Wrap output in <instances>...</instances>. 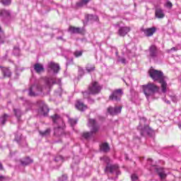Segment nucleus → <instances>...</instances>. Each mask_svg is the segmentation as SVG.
<instances>
[{
  "instance_id": "f257e3e1",
  "label": "nucleus",
  "mask_w": 181,
  "mask_h": 181,
  "mask_svg": "<svg viewBox=\"0 0 181 181\" xmlns=\"http://www.w3.org/2000/svg\"><path fill=\"white\" fill-rule=\"evenodd\" d=\"M150 77L153 78V81H158L159 80L160 84H161L162 93H166L168 88V83L166 81L168 77L163 76V72L162 71H158L153 69H151L148 71Z\"/></svg>"
},
{
  "instance_id": "8fccbe9b",
  "label": "nucleus",
  "mask_w": 181,
  "mask_h": 181,
  "mask_svg": "<svg viewBox=\"0 0 181 181\" xmlns=\"http://www.w3.org/2000/svg\"><path fill=\"white\" fill-rule=\"evenodd\" d=\"M4 169V167L2 166V163H0V170H2Z\"/></svg>"
},
{
  "instance_id": "dca6fc26",
  "label": "nucleus",
  "mask_w": 181,
  "mask_h": 181,
  "mask_svg": "<svg viewBox=\"0 0 181 181\" xmlns=\"http://www.w3.org/2000/svg\"><path fill=\"white\" fill-rule=\"evenodd\" d=\"M155 16L158 19H163L165 18V12H163V9L160 8H158L155 11Z\"/></svg>"
},
{
  "instance_id": "a18cd8bd",
  "label": "nucleus",
  "mask_w": 181,
  "mask_h": 181,
  "mask_svg": "<svg viewBox=\"0 0 181 181\" xmlns=\"http://www.w3.org/2000/svg\"><path fill=\"white\" fill-rule=\"evenodd\" d=\"M22 138V134H18L16 136V141H17V142H19V141H21V139Z\"/></svg>"
},
{
  "instance_id": "09e8293b",
  "label": "nucleus",
  "mask_w": 181,
  "mask_h": 181,
  "mask_svg": "<svg viewBox=\"0 0 181 181\" xmlns=\"http://www.w3.org/2000/svg\"><path fill=\"white\" fill-rule=\"evenodd\" d=\"M57 40H63V37H62V36L57 37Z\"/></svg>"
},
{
  "instance_id": "f704fd0d",
  "label": "nucleus",
  "mask_w": 181,
  "mask_h": 181,
  "mask_svg": "<svg viewBox=\"0 0 181 181\" xmlns=\"http://www.w3.org/2000/svg\"><path fill=\"white\" fill-rule=\"evenodd\" d=\"M13 53V54H15V56H19V53H21V50L19 49V47H14Z\"/></svg>"
},
{
  "instance_id": "2eb2a0df",
  "label": "nucleus",
  "mask_w": 181,
  "mask_h": 181,
  "mask_svg": "<svg viewBox=\"0 0 181 181\" xmlns=\"http://www.w3.org/2000/svg\"><path fill=\"white\" fill-rule=\"evenodd\" d=\"M158 54V48L155 45H151L149 47V56L152 59H155Z\"/></svg>"
},
{
  "instance_id": "9b49d317",
  "label": "nucleus",
  "mask_w": 181,
  "mask_h": 181,
  "mask_svg": "<svg viewBox=\"0 0 181 181\" xmlns=\"http://www.w3.org/2000/svg\"><path fill=\"white\" fill-rule=\"evenodd\" d=\"M119 167L117 165H107L105 169V172H110V173H116L119 175L121 173L118 170Z\"/></svg>"
},
{
  "instance_id": "de8ad7c7",
  "label": "nucleus",
  "mask_w": 181,
  "mask_h": 181,
  "mask_svg": "<svg viewBox=\"0 0 181 181\" xmlns=\"http://www.w3.org/2000/svg\"><path fill=\"white\" fill-rule=\"evenodd\" d=\"M165 103H166V104L170 105V100H168L166 99H164Z\"/></svg>"
},
{
  "instance_id": "e433bc0d",
  "label": "nucleus",
  "mask_w": 181,
  "mask_h": 181,
  "mask_svg": "<svg viewBox=\"0 0 181 181\" xmlns=\"http://www.w3.org/2000/svg\"><path fill=\"white\" fill-rule=\"evenodd\" d=\"M1 2L5 6H8V5H11V0H1Z\"/></svg>"
},
{
  "instance_id": "c9c22d12",
  "label": "nucleus",
  "mask_w": 181,
  "mask_h": 181,
  "mask_svg": "<svg viewBox=\"0 0 181 181\" xmlns=\"http://www.w3.org/2000/svg\"><path fill=\"white\" fill-rule=\"evenodd\" d=\"M69 122L71 125V127H74L76 124H77V119H69Z\"/></svg>"
},
{
  "instance_id": "58836bf2",
  "label": "nucleus",
  "mask_w": 181,
  "mask_h": 181,
  "mask_svg": "<svg viewBox=\"0 0 181 181\" xmlns=\"http://www.w3.org/2000/svg\"><path fill=\"white\" fill-rule=\"evenodd\" d=\"M117 60L118 62H120V63H122V64H127V59L124 57H119Z\"/></svg>"
},
{
  "instance_id": "ea45409f",
  "label": "nucleus",
  "mask_w": 181,
  "mask_h": 181,
  "mask_svg": "<svg viewBox=\"0 0 181 181\" xmlns=\"http://www.w3.org/2000/svg\"><path fill=\"white\" fill-rule=\"evenodd\" d=\"M165 6H166V8H170V9L172 8V6H173V4H172V2L168 1L165 4Z\"/></svg>"
},
{
  "instance_id": "a878e982",
  "label": "nucleus",
  "mask_w": 181,
  "mask_h": 181,
  "mask_svg": "<svg viewBox=\"0 0 181 181\" xmlns=\"http://www.w3.org/2000/svg\"><path fill=\"white\" fill-rule=\"evenodd\" d=\"M90 1H91V0H82V1L76 3V6L78 8H81V7L84 6V5H87V4H88V2H90Z\"/></svg>"
},
{
  "instance_id": "ddd939ff",
  "label": "nucleus",
  "mask_w": 181,
  "mask_h": 181,
  "mask_svg": "<svg viewBox=\"0 0 181 181\" xmlns=\"http://www.w3.org/2000/svg\"><path fill=\"white\" fill-rule=\"evenodd\" d=\"M130 30L131 28L129 27H120L118 30V35L122 37L126 36Z\"/></svg>"
},
{
  "instance_id": "37998d69",
  "label": "nucleus",
  "mask_w": 181,
  "mask_h": 181,
  "mask_svg": "<svg viewBox=\"0 0 181 181\" xmlns=\"http://www.w3.org/2000/svg\"><path fill=\"white\" fill-rule=\"evenodd\" d=\"M78 74L80 76H83L84 75V70H83L82 68L78 69Z\"/></svg>"
},
{
  "instance_id": "603ef678",
  "label": "nucleus",
  "mask_w": 181,
  "mask_h": 181,
  "mask_svg": "<svg viewBox=\"0 0 181 181\" xmlns=\"http://www.w3.org/2000/svg\"><path fill=\"white\" fill-rule=\"evenodd\" d=\"M171 50H176V47L171 48Z\"/></svg>"
},
{
  "instance_id": "423d86ee",
  "label": "nucleus",
  "mask_w": 181,
  "mask_h": 181,
  "mask_svg": "<svg viewBox=\"0 0 181 181\" xmlns=\"http://www.w3.org/2000/svg\"><path fill=\"white\" fill-rule=\"evenodd\" d=\"M101 91V86L97 82L92 83L91 86L88 87V92H83L84 98H87L90 94H98Z\"/></svg>"
},
{
  "instance_id": "2f4dec72",
  "label": "nucleus",
  "mask_w": 181,
  "mask_h": 181,
  "mask_svg": "<svg viewBox=\"0 0 181 181\" xmlns=\"http://www.w3.org/2000/svg\"><path fill=\"white\" fill-rule=\"evenodd\" d=\"M5 39V34H4V31H2V28L0 27V45L4 43V40Z\"/></svg>"
},
{
  "instance_id": "f03ea898",
  "label": "nucleus",
  "mask_w": 181,
  "mask_h": 181,
  "mask_svg": "<svg viewBox=\"0 0 181 181\" xmlns=\"http://www.w3.org/2000/svg\"><path fill=\"white\" fill-rule=\"evenodd\" d=\"M88 127L91 128L90 132H84L82 133L81 136L84 138V139H89L93 136V134H96L98 132V129H100V124L97 122V120L95 119H89L88 122Z\"/></svg>"
},
{
  "instance_id": "4c0bfd02",
  "label": "nucleus",
  "mask_w": 181,
  "mask_h": 181,
  "mask_svg": "<svg viewBox=\"0 0 181 181\" xmlns=\"http://www.w3.org/2000/svg\"><path fill=\"white\" fill-rule=\"evenodd\" d=\"M75 57H81L83 56V52L82 51H75L74 53Z\"/></svg>"
},
{
  "instance_id": "473e14b6",
  "label": "nucleus",
  "mask_w": 181,
  "mask_h": 181,
  "mask_svg": "<svg viewBox=\"0 0 181 181\" xmlns=\"http://www.w3.org/2000/svg\"><path fill=\"white\" fill-rule=\"evenodd\" d=\"M94 70H95V67H94V66L90 64H88L86 66V71H88V73H90V71H94Z\"/></svg>"
},
{
  "instance_id": "f8f14e48",
  "label": "nucleus",
  "mask_w": 181,
  "mask_h": 181,
  "mask_svg": "<svg viewBox=\"0 0 181 181\" xmlns=\"http://www.w3.org/2000/svg\"><path fill=\"white\" fill-rule=\"evenodd\" d=\"M122 110V107L119 106V107H109L107 108V112L110 114V115H117V114H119Z\"/></svg>"
},
{
  "instance_id": "3c124183",
  "label": "nucleus",
  "mask_w": 181,
  "mask_h": 181,
  "mask_svg": "<svg viewBox=\"0 0 181 181\" xmlns=\"http://www.w3.org/2000/svg\"><path fill=\"white\" fill-rule=\"evenodd\" d=\"M148 162H152V159L151 158H148Z\"/></svg>"
},
{
  "instance_id": "1a4fd4ad",
  "label": "nucleus",
  "mask_w": 181,
  "mask_h": 181,
  "mask_svg": "<svg viewBox=\"0 0 181 181\" xmlns=\"http://www.w3.org/2000/svg\"><path fill=\"white\" fill-rule=\"evenodd\" d=\"M122 94H124V92H122V89H117L110 95V100H112V101H120Z\"/></svg>"
},
{
  "instance_id": "9d476101",
  "label": "nucleus",
  "mask_w": 181,
  "mask_h": 181,
  "mask_svg": "<svg viewBox=\"0 0 181 181\" xmlns=\"http://www.w3.org/2000/svg\"><path fill=\"white\" fill-rule=\"evenodd\" d=\"M37 105L40 107L39 112L40 114H42L44 115V117H46L47 114L49 113V107H47V105L45 104L43 101H38Z\"/></svg>"
},
{
  "instance_id": "412c9836",
  "label": "nucleus",
  "mask_w": 181,
  "mask_h": 181,
  "mask_svg": "<svg viewBox=\"0 0 181 181\" xmlns=\"http://www.w3.org/2000/svg\"><path fill=\"white\" fill-rule=\"evenodd\" d=\"M21 163L23 166H28V165L33 163V160L30 157H27L21 160Z\"/></svg>"
},
{
  "instance_id": "c756f323",
  "label": "nucleus",
  "mask_w": 181,
  "mask_h": 181,
  "mask_svg": "<svg viewBox=\"0 0 181 181\" xmlns=\"http://www.w3.org/2000/svg\"><path fill=\"white\" fill-rule=\"evenodd\" d=\"M52 130L50 129H47L45 132H40L41 136H49L50 135Z\"/></svg>"
},
{
  "instance_id": "5701e85b",
  "label": "nucleus",
  "mask_w": 181,
  "mask_h": 181,
  "mask_svg": "<svg viewBox=\"0 0 181 181\" xmlns=\"http://www.w3.org/2000/svg\"><path fill=\"white\" fill-rule=\"evenodd\" d=\"M0 16L1 18H9L11 16V11L9 10L1 9L0 11Z\"/></svg>"
},
{
  "instance_id": "39448f33",
  "label": "nucleus",
  "mask_w": 181,
  "mask_h": 181,
  "mask_svg": "<svg viewBox=\"0 0 181 181\" xmlns=\"http://www.w3.org/2000/svg\"><path fill=\"white\" fill-rule=\"evenodd\" d=\"M51 118L52 119V122L58 125L57 127H55L54 128V135H56V136H62L63 135L64 130L60 125L63 124V119L59 115L51 116Z\"/></svg>"
},
{
  "instance_id": "a211bd4d",
  "label": "nucleus",
  "mask_w": 181,
  "mask_h": 181,
  "mask_svg": "<svg viewBox=\"0 0 181 181\" xmlns=\"http://www.w3.org/2000/svg\"><path fill=\"white\" fill-rule=\"evenodd\" d=\"M68 32L72 34L83 33V28L69 26Z\"/></svg>"
},
{
  "instance_id": "72a5a7b5",
  "label": "nucleus",
  "mask_w": 181,
  "mask_h": 181,
  "mask_svg": "<svg viewBox=\"0 0 181 181\" xmlns=\"http://www.w3.org/2000/svg\"><path fill=\"white\" fill-rule=\"evenodd\" d=\"M100 160H104L105 163H107V166H108V165H110V158H108L107 156H103V157H100Z\"/></svg>"
},
{
  "instance_id": "6ab92c4d",
  "label": "nucleus",
  "mask_w": 181,
  "mask_h": 181,
  "mask_svg": "<svg viewBox=\"0 0 181 181\" xmlns=\"http://www.w3.org/2000/svg\"><path fill=\"white\" fill-rule=\"evenodd\" d=\"M34 70L36 73L40 74V73L45 71V68L42 64L37 63L34 65Z\"/></svg>"
},
{
  "instance_id": "0eeeda50",
  "label": "nucleus",
  "mask_w": 181,
  "mask_h": 181,
  "mask_svg": "<svg viewBox=\"0 0 181 181\" xmlns=\"http://www.w3.org/2000/svg\"><path fill=\"white\" fill-rule=\"evenodd\" d=\"M43 91V88L40 84L33 85L29 88L28 95L30 97H36V95H39Z\"/></svg>"
},
{
  "instance_id": "393cba45",
  "label": "nucleus",
  "mask_w": 181,
  "mask_h": 181,
  "mask_svg": "<svg viewBox=\"0 0 181 181\" xmlns=\"http://www.w3.org/2000/svg\"><path fill=\"white\" fill-rule=\"evenodd\" d=\"M158 174L160 179H165L166 177V173H165V170L162 168L158 170Z\"/></svg>"
},
{
  "instance_id": "b1692460",
  "label": "nucleus",
  "mask_w": 181,
  "mask_h": 181,
  "mask_svg": "<svg viewBox=\"0 0 181 181\" xmlns=\"http://www.w3.org/2000/svg\"><path fill=\"white\" fill-rule=\"evenodd\" d=\"M2 73L4 75V77H10L12 74V73L11 72V70H9V69L8 68L2 69Z\"/></svg>"
},
{
  "instance_id": "f3484780",
  "label": "nucleus",
  "mask_w": 181,
  "mask_h": 181,
  "mask_svg": "<svg viewBox=\"0 0 181 181\" xmlns=\"http://www.w3.org/2000/svg\"><path fill=\"white\" fill-rule=\"evenodd\" d=\"M144 35L149 37L150 36H152L153 33L156 32V28L155 27H153L151 28H147L143 30Z\"/></svg>"
},
{
  "instance_id": "864d4df0",
  "label": "nucleus",
  "mask_w": 181,
  "mask_h": 181,
  "mask_svg": "<svg viewBox=\"0 0 181 181\" xmlns=\"http://www.w3.org/2000/svg\"><path fill=\"white\" fill-rule=\"evenodd\" d=\"M180 128H181V124L180 125Z\"/></svg>"
},
{
  "instance_id": "c03bdc74",
  "label": "nucleus",
  "mask_w": 181,
  "mask_h": 181,
  "mask_svg": "<svg viewBox=\"0 0 181 181\" xmlns=\"http://www.w3.org/2000/svg\"><path fill=\"white\" fill-rule=\"evenodd\" d=\"M170 98H171L173 103H177V97H176V96H170Z\"/></svg>"
},
{
  "instance_id": "6e6552de",
  "label": "nucleus",
  "mask_w": 181,
  "mask_h": 181,
  "mask_svg": "<svg viewBox=\"0 0 181 181\" xmlns=\"http://www.w3.org/2000/svg\"><path fill=\"white\" fill-rule=\"evenodd\" d=\"M62 83V79L58 78L56 79L55 78L50 77V78H45V88L47 90H50L52 88V84H61Z\"/></svg>"
},
{
  "instance_id": "4be33fe9",
  "label": "nucleus",
  "mask_w": 181,
  "mask_h": 181,
  "mask_svg": "<svg viewBox=\"0 0 181 181\" xmlns=\"http://www.w3.org/2000/svg\"><path fill=\"white\" fill-rule=\"evenodd\" d=\"M100 151L102 152H105L107 153V152H110V145H108L107 143H103L100 146Z\"/></svg>"
},
{
  "instance_id": "c85d7f7f",
  "label": "nucleus",
  "mask_w": 181,
  "mask_h": 181,
  "mask_svg": "<svg viewBox=\"0 0 181 181\" xmlns=\"http://www.w3.org/2000/svg\"><path fill=\"white\" fill-rule=\"evenodd\" d=\"M86 18L87 19V21H97L98 19V17L92 14H88L86 16Z\"/></svg>"
},
{
  "instance_id": "7ed1b4c3",
  "label": "nucleus",
  "mask_w": 181,
  "mask_h": 181,
  "mask_svg": "<svg viewBox=\"0 0 181 181\" xmlns=\"http://www.w3.org/2000/svg\"><path fill=\"white\" fill-rule=\"evenodd\" d=\"M146 122V118L141 117L140 119V123L139 127H137V129L140 131V134L141 136H146V135H148L149 136H151L152 134H153V130H152V128L149 127V125L145 124Z\"/></svg>"
},
{
  "instance_id": "bb28decb",
  "label": "nucleus",
  "mask_w": 181,
  "mask_h": 181,
  "mask_svg": "<svg viewBox=\"0 0 181 181\" xmlns=\"http://www.w3.org/2000/svg\"><path fill=\"white\" fill-rule=\"evenodd\" d=\"M8 118H9V115L6 114H4L0 117V123L1 124V125H5Z\"/></svg>"
},
{
  "instance_id": "aec40b11",
  "label": "nucleus",
  "mask_w": 181,
  "mask_h": 181,
  "mask_svg": "<svg viewBox=\"0 0 181 181\" xmlns=\"http://www.w3.org/2000/svg\"><path fill=\"white\" fill-rule=\"evenodd\" d=\"M76 108L78 110V111H85V110H87V106L80 100H78L76 104Z\"/></svg>"
},
{
  "instance_id": "cd10ccee",
  "label": "nucleus",
  "mask_w": 181,
  "mask_h": 181,
  "mask_svg": "<svg viewBox=\"0 0 181 181\" xmlns=\"http://www.w3.org/2000/svg\"><path fill=\"white\" fill-rule=\"evenodd\" d=\"M13 112L18 121H19V118L22 117V111L21 110V109H13Z\"/></svg>"
},
{
  "instance_id": "79ce46f5",
  "label": "nucleus",
  "mask_w": 181,
  "mask_h": 181,
  "mask_svg": "<svg viewBox=\"0 0 181 181\" xmlns=\"http://www.w3.org/2000/svg\"><path fill=\"white\" fill-rule=\"evenodd\" d=\"M131 177L132 181H138V175L133 174Z\"/></svg>"
},
{
  "instance_id": "49530a36",
  "label": "nucleus",
  "mask_w": 181,
  "mask_h": 181,
  "mask_svg": "<svg viewBox=\"0 0 181 181\" xmlns=\"http://www.w3.org/2000/svg\"><path fill=\"white\" fill-rule=\"evenodd\" d=\"M4 180H5V177L0 175V181H4Z\"/></svg>"
},
{
  "instance_id": "4468645a",
  "label": "nucleus",
  "mask_w": 181,
  "mask_h": 181,
  "mask_svg": "<svg viewBox=\"0 0 181 181\" xmlns=\"http://www.w3.org/2000/svg\"><path fill=\"white\" fill-rule=\"evenodd\" d=\"M48 68L49 71L52 70L54 73H59V71L60 70V66H59V64H55L54 62H50L48 64Z\"/></svg>"
},
{
  "instance_id": "a19ab883",
  "label": "nucleus",
  "mask_w": 181,
  "mask_h": 181,
  "mask_svg": "<svg viewBox=\"0 0 181 181\" xmlns=\"http://www.w3.org/2000/svg\"><path fill=\"white\" fill-rule=\"evenodd\" d=\"M58 181H67V176L66 175H63L61 177L59 178Z\"/></svg>"
},
{
  "instance_id": "20e7f679",
  "label": "nucleus",
  "mask_w": 181,
  "mask_h": 181,
  "mask_svg": "<svg viewBox=\"0 0 181 181\" xmlns=\"http://www.w3.org/2000/svg\"><path fill=\"white\" fill-rule=\"evenodd\" d=\"M143 91L147 100H148L150 97L159 92V88L155 83H148L147 85L143 86Z\"/></svg>"
},
{
  "instance_id": "7c9ffc66",
  "label": "nucleus",
  "mask_w": 181,
  "mask_h": 181,
  "mask_svg": "<svg viewBox=\"0 0 181 181\" xmlns=\"http://www.w3.org/2000/svg\"><path fill=\"white\" fill-rule=\"evenodd\" d=\"M54 160L57 163H59V165H62V163H63V157L62 156H58L54 158Z\"/></svg>"
}]
</instances>
